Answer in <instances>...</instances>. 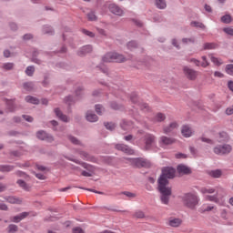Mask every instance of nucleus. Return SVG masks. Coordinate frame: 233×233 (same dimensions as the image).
Instances as JSON below:
<instances>
[{"mask_svg": "<svg viewBox=\"0 0 233 233\" xmlns=\"http://www.w3.org/2000/svg\"><path fill=\"white\" fill-rule=\"evenodd\" d=\"M167 119V116L163 113H157L154 117L155 123H163Z\"/></svg>", "mask_w": 233, "mask_h": 233, "instance_id": "7c9ffc66", "label": "nucleus"}, {"mask_svg": "<svg viewBox=\"0 0 233 233\" xmlns=\"http://www.w3.org/2000/svg\"><path fill=\"white\" fill-rule=\"evenodd\" d=\"M158 191L160 192V200L163 205H168L170 201V196H172V188L163 184L158 186Z\"/></svg>", "mask_w": 233, "mask_h": 233, "instance_id": "39448f33", "label": "nucleus"}, {"mask_svg": "<svg viewBox=\"0 0 233 233\" xmlns=\"http://www.w3.org/2000/svg\"><path fill=\"white\" fill-rule=\"evenodd\" d=\"M199 192H201V194H214V192H216V189L213 187H201L199 189Z\"/></svg>", "mask_w": 233, "mask_h": 233, "instance_id": "58836bf2", "label": "nucleus"}, {"mask_svg": "<svg viewBox=\"0 0 233 233\" xmlns=\"http://www.w3.org/2000/svg\"><path fill=\"white\" fill-rule=\"evenodd\" d=\"M210 210H214V206L210 205V206H202V211L203 212H210Z\"/></svg>", "mask_w": 233, "mask_h": 233, "instance_id": "bf43d9fd", "label": "nucleus"}, {"mask_svg": "<svg viewBox=\"0 0 233 233\" xmlns=\"http://www.w3.org/2000/svg\"><path fill=\"white\" fill-rule=\"evenodd\" d=\"M4 199L12 205H21V203H23V200L12 196L5 197Z\"/></svg>", "mask_w": 233, "mask_h": 233, "instance_id": "aec40b11", "label": "nucleus"}, {"mask_svg": "<svg viewBox=\"0 0 233 233\" xmlns=\"http://www.w3.org/2000/svg\"><path fill=\"white\" fill-rule=\"evenodd\" d=\"M25 101L26 103H31V105H39V100L37 97L32 96H25Z\"/></svg>", "mask_w": 233, "mask_h": 233, "instance_id": "c9c22d12", "label": "nucleus"}, {"mask_svg": "<svg viewBox=\"0 0 233 233\" xmlns=\"http://www.w3.org/2000/svg\"><path fill=\"white\" fill-rule=\"evenodd\" d=\"M82 33L85 35H87L88 37H95L96 36V34H94L92 31H88L86 29H82Z\"/></svg>", "mask_w": 233, "mask_h": 233, "instance_id": "4d7b16f0", "label": "nucleus"}, {"mask_svg": "<svg viewBox=\"0 0 233 233\" xmlns=\"http://www.w3.org/2000/svg\"><path fill=\"white\" fill-rule=\"evenodd\" d=\"M183 71H184L186 77L187 79H189L190 81H194L196 79V77H198V71H196L188 66H185L183 68Z\"/></svg>", "mask_w": 233, "mask_h": 233, "instance_id": "9b49d317", "label": "nucleus"}, {"mask_svg": "<svg viewBox=\"0 0 233 233\" xmlns=\"http://www.w3.org/2000/svg\"><path fill=\"white\" fill-rule=\"evenodd\" d=\"M42 32L43 34H47V35H54V28L50 25H44Z\"/></svg>", "mask_w": 233, "mask_h": 233, "instance_id": "f704fd0d", "label": "nucleus"}, {"mask_svg": "<svg viewBox=\"0 0 233 233\" xmlns=\"http://www.w3.org/2000/svg\"><path fill=\"white\" fill-rule=\"evenodd\" d=\"M73 233H85V232L83 231V228L76 227L73 228Z\"/></svg>", "mask_w": 233, "mask_h": 233, "instance_id": "774afa93", "label": "nucleus"}, {"mask_svg": "<svg viewBox=\"0 0 233 233\" xmlns=\"http://www.w3.org/2000/svg\"><path fill=\"white\" fill-rule=\"evenodd\" d=\"M209 65L210 63H208L207 56H202V62L200 63V66H202V68H207V66H208Z\"/></svg>", "mask_w": 233, "mask_h": 233, "instance_id": "3c124183", "label": "nucleus"}, {"mask_svg": "<svg viewBox=\"0 0 233 233\" xmlns=\"http://www.w3.org/2000/svg\"><path fill=\"white\" fill-rule=\"evenodd\" d=\"M178 174H190V167L186 165L179 164L177 167Z\"/></svg>", "mask_w": 233, "mask_h": 233, "instance_id": "393cba45", "label": "nucleus"}, {"mask_svg": "<svg viewBox=\"0 0 233 233\" xmlns=\"http://www.w3.org/2000/svg\"><path fill=\"white\" fill-rule=\"evenodd\" d=\"M200 141H202V143H207L208 145H214V140L205 137H201Z\"/></svg>", "mask_w": 233, "mask_h": 233, "instance_id": "5fc2aeb1", "label": "nucleus"}, {"mask_svg": "<svg viewBox=\"0 0 233 233\" xmlns=\"http://www.w3.org/2000/svg\"><path fill=\"white\" fill-rule=\"evenodd\" d=\"M181 134L184 137H191L193 131L192 128L188 126H183L181 129Z\"/></svg>", "mask_w": 233, "mask_h": 233, "instance_id": "412c9836", "label": "nucleus"}, {"mask_svg": "<svg viewBox=\"0 0 233 233\" xmlns=\"http://www.w3.org/2000/svg\"><path fill=\"white\" fill-rule=\"evenodd\" d=\"M181 223H183L181 218H169V221H168L169 227H175V228L179 227Z\"/></svg>", "mask_w": 233, "mask_h": 233, "instance_id": "cd10ccee", "label": "nucleus"}, {"mask_svg": "<svg viewBox=\"0 0 233 233\" xmlns=\"http://www.w3.org/2000/svg\"><path fill=\"white\" fill-rule=\"evenodd\" d=\"M213 152L217 156H228L232 152V146L228 144L218 145L213 148Z\"/></svg>", "mask_w": 233, "mask_h": 233, "instance_id": "0eeeda50", "label": "nucleus"}, {"mask_svg": "<svg viewBox=\"0 0 233 233\" xmlns=\"http://www.w3.org/2000/svg\"><path fill=\"white\" fill-rule=\"evenodd\" d=\"M221 22L225 25H228L232 22V17L230 16V15H225L221 17Z\"/></svg>", "mask_w": 233, "mask_h": 233, "instance_id": "a18cd8bd", "label": "nucleus"}, {"mask_svg": "<svg viewBox=\"0 0 233 233\" xmlns=\"http://www.w3.org/2000/svg\"><path fill=\"white\" fill-rule=\"evenodd\" d=\"M134 218H137V219H143V218H145V212L142 210H137L134 214Z\"/></svg>", "mask_w": 233, "mask_h": 233, "instance_id": "09e8293b", "label": "nucleus"}, {"mask_svg": "<svg viewBox=\"0 0 233 233\" xmlns=\"http://www.w3.org/2000/svg\"><path fill=\"white\" fill-rule=\"evenodd\" d=\"M221 174H222V172H221L220 169L211 170V171L209 172V176H210L211 177H215V178H219V177H221Z\"/></svg>", "mask_w": 233, "mask_h": 233, "instance_id": "ea45409f", "label": "nucleus"}, {"mask_svg": "<svg viewBox=\"0 0 233 233\" xmlns=\"http://www.w3.org/2000/svg\"><path fill=\"white\" fill-rule=\"evenodd\" d=\"M31 54L33 63H35L36 65H41V63H43L39 58H37V56H39V51L37 49L33 48Z\"/></svg>", "mask_w": 233, "mask_h": 233, "instance_id": "4be33fe9", "label": "nucleus"}, {"mask_svg": "<svg viewBox=\"0 0 233 233\" xmlns=\"http://www.w3.org/2000/svg\"><path fill=\"white\" fill-rule=\"evenodd\" d=\"M190 25L193 26L194 28H200V30H207V25L201 22L198 21H192L190 23Z\"/></svg>", "mask_w": 233, "mask_h": 233, "instance_id": "c756f323", "label": "nucleus"}, {"mask_svg": "<svg viewBox=\"0 0 233 233\" xmlns=\"http://www.w3.org/2000/svg\"><path fill=\"white\" fill-rule=\"evenodd\" d=\"M75 96H76V98H74V96H66L64 99V102L66 103V105H68V106H72V105L76 104V101H79V99L83 97V86H78L75 90Z\"/></svg>", "mask_w": 233, "mask_h": 233, "instance_id": "423d86ee", "label": "nucleus"}, {"mask_svg": "<svg viewBox=\"0 0 233 233\" xmlns=\"http://www.w3.org/2000/svg\"><path fill=\"white\" fill-rule=\"evenodd\" d=\"M116 150H120L121 152H124V154H127L128 156H134L135 154L134 149L125 144H116Z\"/></svg>", "mask_w": 233, "mask_h": 233, "instance_id": "ddd939ff", "label": "nucleus"}, {"mask_svg": "<svg viewBox=\"0 0 233 233\" xmlns=\"http://www.w3.org/2000/svg\"><path fill=\"white\" fill-rule=\"evenodd\" d=\"M223 32L227 34L228 35H233V28L232 27H225L223 29Z\"/></svg>", "mask_w": 233, "mask_h": 233, "instance_id": "680f3d73", "label": "nucleus"}, {"mask_svg": "<svg viewBox=\"0 0 233 233\" xmlns=\"http://www.w3.org/2000/svg\"><path fill=\"white\" fill-rule=\"evenodd\" d=\"M28 216V212H22L19 215L11 218L13 223H21Z\"/></svg>", "mask_w": 233, "mask_h": 233, "instance_id": "6ab92c4d", "label": "nucleus"}, {"mask_svg": "<svg viewBox=\"0 0 233 233\" xmlns=\"http://www.w3.org/2000/svg\"><path fill=\"white\" fill-rule=\"evenodd\" d=\"M102 61L104 63H124V61H127V58L119 53L109 52L102 57Z\"/></svg>", "mask_w": 233, "mask_h": 233, "instance_id": "20e7f679", "label": "nucleus"}, {"mask_svg": "<svg viewBox=\"0 0 233 233\" xmlns=\"http://www.w3.org/2000/svg\"><path fill=\"white\" fill-rule=\"evenodd\" d=\"M80 156H82L83 159L86 161H92L93 163L96 162V157H91L88 153L86 151H79Z\"/></svg>", "mask_w": 233, "mask_h": 233, "instance_id": "bb28decb", "label": "nucleus"}, {"mask_svg": "<svg viewBox=\"0 0 233 233\" xmlns=\"http://www.w3.org/2000/svg\"><path fill=\"white\" fill-rule=\"evenodd\" d=\"M2 68L4 70H12L14 68V63H10V62L5 63L3 64Z\"/></svg>", "mask_w": 233, "mask_h": 233, "instance_id": "8fccbe9b", "label": "nucleus"}, {"mask_svg": "<svg viewBox=\"0 0 233 233\" xmlns=\"http://www.w3.org/2000/svg\"><path fill=\"white\" fill-rule=\"evenodd\" d=\"M228 139V134L225 131H221L218 134V136H216V141H218V143H227Z\"/></svg>", "mask_w": 233, "mask_h": 233, "instance_id": "f3484780", "label": "nucleus"}, {"mask_svg": "<svg viewBox=\"0 0 233 233\" xmlns=\"http://www.w3.org/2000/svg\"><path fill=\"white\" fill-rule=\"evenodd\" d=\"M93 48L92 46L87 45V46H82L78 51H77V56H79L80 57L85 56L86 54H90V52H92Z\"/></svg>", "mask_w": 233, "mask_h": 233, "instance_id": "a211bd4d", "label": "nucleus"}, {"mask_svg": "<svg viewBox=\"0 0 233 233\" xmlns=\"http://www.w3.org/2000/svg\"><path fill=\"white\" fill-rule=\"evenodd\" d=\"M121 194H123L124 196H127V198H136V194L130 191H124Z\"/></svg>", "mask_w": 233, "mask_h": 233, "instance_id": "052dcab7", "label": "nucleus"}, {"mask_svg": "<svg viewBox=\"0 0 233 233\" xmlns=\"http://www.w3.org/2000/svg\"><path fill=\"white\" fill-rule=\"evenodd\" d=\"M120 127L122 130H130L131 128H134V123L130 120H123Z\"/></svg>", "mask_w": 233, "mask_h": 233, "instance_id": "b1692460", "label": "nucleus"}, {"mask_svg": "<svg viewBox=\"0 0 233 233\" xmlns=\"http://www.w3.org/2000/svg\"><path fill=\"white\" fill-rule=\"evenodd\" d=\"M177 128H179V124H177V122H172L167 127H165L163 128V132L168 135V134H172L174 130H177Z\"/></svg>", "mask_w": 233, "mask_h": 233, "instance_id": "2eb2a0df", "label": "nucleus"}, {"mask_svg": "<svg viewBox=\"0 0 233 233\" xmlns=\"http://www.w3.org/2000/svg\"><path fill=\"white\" fill-rule=\"evenodd\" d=\"M137 145L141 150L148 152L156 147V136L146 133L144 137L137 141Z\"/></svg>", "mask_w": 233, "mask_h": 233, "instance_id": "f257e3e1", "label": "nucleus"}, {"mask_svg": "<svg viewBox=\"0 0 233 233\" xmlns=\"http://www.w3.org/2000/svg\"><path fill=\"white\" fill-rule=\"evenodd\" d=\"M66 157V159H68V161H73V163H76V165H81V167H83V168H88V167H89L88 164L82 162L79 159H76V158H73L70 157Z\"/></svg>", "mask_w": 233, "mask_h": 233, "instance_id": "a878e982", "label": "nucleus"}, {"mask_svg": "<svg viewBox=\"0 0 233 233\" xmlns=\"http://www.w3.org/2000/svg\"><path fill=\"white\" fill-rule=\"evenodd\" d=\"M22 117H23V119L27 121V123H33L34 122V117H32L28 115H23Z\"/></svg>", "mask_w": 233, "mask_h": 233, "instance_id": "e2e57ef3", "label": "nucleus"}, {"mask_svg": "<svg viewBox=\"0 0 233 233\" xmlns=\"http://www.w3.org/2000/svg\"><path fill=\"white\" fill-rule=\"evenodd\" d=\"M226 114H227V116H232V114H233V106H229L226 109Z\"/></svg>", "mask_w": 233, "mask_h": 233, "instance_id": "69168bd1", "label": "nucleus"}, {"mask_svg": "<svg viewBox=\"0 0 233 233\" xmlns=\"http://www.w3.org/2000/svg\"><path fill=\"white\" fill-rule=\"evenodd\" d=\"M15 167L11 165H0V172H12Z\"/></svg>", "mask_w": 233, "mask_h": 233, "instance_id": "e433bc0d", "label": "nucleus"}, {"mask_svg": "<svg viewBox=\"0 0 233 233\" xmlns=\"http://www.w3.org/2000/svg\"><path fill=\"white\" fill-rule=\"evenodd\" d=\"M17 230H19V227H17V225L10 224L7 227V232L8 233H15V232H17Z\"/></svg>", "mask_w": 233, "mask_h": 233, "instance_id": "c03bdc74", "label": "nucleus"}, {"mask_svg": "<svg viewBox=\"0 0 233 233\" xmlns=\"http://www.w3.org/2000/svg\"><path fill=\"white\" fill-rule=\"evenodd\" d=\"M108 10L111 12V14H114V15H118L119 17L123 16L125 14L121 7L116 4H110L108 5Z\"/></svg>", "mask_w": 233, "mask_h": 233, "instance_id": "f8f14e48", "label": "nucleus"}, {"mask_svg": "<svg viewBox=\"0 0 233 233\" xmlns=\"http://www.w3.org/2000/svg\"><path fill=\"white\" fill-rule=\"evenodd\" d=\"M54 112H55L56 117H58V119H60V121H63L64 123H68V121H70V119L68 118V116L63 114V111H61V109H59V107L55 108Z\"/></svg>", "mask_w": 233, "mask_h": 233, "instance_id": "dca6fc26", "label": "nucleus"}, {"mask_svg": "<svg viewBox=\"0 0 233 233\" xmlns=\"http://www.w3.org/2000/svg\"><path fill=\"white\" fill-rule=\"evenodd\" d=\"M129 163H131L132 167H137V168H142L150 167V162L145 158L137 157V158H127Z\"/></svg>", "mask_w": 233, "mask_h": 233, "instance_id": "6e6552de", "label": "nucleus"}, {"mask_svg": "<svg viewBox=\"0 0 233 233\" xmlns=\"http://www.w3.org/2000/svg\"><path fill=\"white\" fill-rule=\"evenodd\" d=\"M174 177H176V169L174 167H166L162 168V174L157 180L158 186L164 185V187H167L168 179H174Z\"/></svg>", "mask_w": 233, "mask_h": 233, "instance_id": "f03ea898", "label": "nucleus"}, {"mask_svg": "<svg viewBox=\"0 0 233 233\" xmlns=\"http://www.w3.org/2000/svg\"><path fill=\"white\" fill-rule=\"evenodd\" d=\"M6 108L9 112H15V103L14 100L6 101Z\"/></svg>", "mask_w": 233, "mask_h": 233, "instance_id": "473e14b6", "label": "nucleus"}, {"mask_svg": "<svg viewBox=\"0 0 233 233\" xmlns=\"http://www.w3.org/2000/svg\"><path fill=\"white\" fill-rule=\"evenodd\" d=\"M68 139H69V141H71V143H73V145H81V142L79 140H77V138H76L73 136H69Z\"/></svg>", "mask_w": 233, "mask_h": 233, "instance_id": "6e6d98bb", "label": "nucleus"}, {"mask_svg": "<svg viewBox=\"0 0 233 233\" xmlns=\"http://www.w3.org/2000/svg\"><path fill=\"white\" fill-rule=\"evenodd\" d=\"M95 110H96V114H98V116H101V114H103V106L96 105Z\"/></svg>", "mask_w": 233, "mask_h": 233, "instance_id": "13d9d810", "label": "nucleus"}, {"mask_svg": "<svg viewBox=\"0 0 233 233\" xmlns=\"http://www.w3.org/2000/svg\"><path fill=\"white\" fill-rule=\"evenodd\" d=\"M23 87L26 92H32V90H34V82H25Z\"/></svg>", "mask_w": 233, "mask_h": 233, "instance_id": "4c0bfd02", "label": "nucleus"}, {"mask_svg": "<svg viewBox=\"0 0 233 233\" xmlns=\"http://www.w3.org/2000/svg\"><path fill=\"white\" fill-rule=\"evenodd\" d=\"M127 48H128V50H136V48H137V42H136V41L128 42Z\"/></svg>", "mask_w": 233, "mask_h": 233, "instance_id": "de8ad7c7", "label": "nucleus"}, {"mask_svg": "<svg viewBox=\"0 0 233 233\" xmlns=\"http://www.w3.org/2000/svg\"><path fill=\"white\" fill-rule=\"evenodd\" d=\"M155 5L158 10H165V8H167L166 0H155Z\"/></svg>", "mask_w": 233, "mask_h": 233, "instance_id": "c85d7f7f", "label": "nucleus"}, {"mask_svg": "<svg viewBox=\"0 0 233 233\" xmlns=\"http://www.w3.org/2000/svg\"><path fill=\"white\" fill-rule=\"evenodd\" d=\"M37 139H40V141H47V143H52L54 141V137L45 130H40L36 133Z\"/></svg>", "mask_w": 233, "mask_h": 233, "instance_id": "9d476101", "label": "nucleus"}, {"mask_svg": "<svg viewBox=\"0 0 233 233\" xmlns=\"http://www.w3.org/2000/svg\"><path fill=\"white\" fill-rule=\"evenodd\" d=\"M182 199L185 207L191 208V210H194L196 206L199 203V198L194 193H186Z\"/></svg>", "mask_w": 233, "mask_h": 233, "instance_id": "7ed1b4c3", "label": "nucleus"}, {"mask_svg": "<svg viewBox=\"0 0 233 233\" xmlns=\"http://www.w3.org/2000/svg\"><path fill=\"white\" fill-rule=\"evenodd\" d=\"M16 183L20 187V188H23V190H25L26 192L30 190V187L26 184V182H25V180L19 179Z\"/></svg>", "mask_w": 233, "mask_h": 233, "instance_id": "72a5a7b5", "label": "nucleus"}, {"mask_svg": "<svg viewBox=\"0 0 233 233\" xmlns=\"http://www.w3.org/2000/svg\"><path fill=\"white\" fill-rule=\"evenodd\" d=\"M86 119L89 121V123H96L99 118L97 115L92 111H88L86 116Z\"/></svg>", "mask_w": 233, "mask_h": 233, "instance_id": "5701e85b", "label": "nucleus"}, {"mask_svg": "<svg viewBox=\"0 0 233 233\" xmlns=\"http://www.w3.org/2000/svg\"><path fill=\"white\" fill-rule=\"evenodd\" d=\"M211 61H212V63H214V65H217L218 66H219V65H221V62H219V59L217 58L216 56H211Z\"/></svg>", "mask_w": 233, "mask_h": 233, "instance_id": "0e129e2a", "label": "nucleus"}, {"mask_svg": "<svg viewBox=\"0 0 233 233\" xmlns=\"http://www.w3.org/2000/svg\"><path fill=\"white\" fill-rule=\"evenodd\" d=\"M9 26L11 28V30H13V32H15V30H17V24L12 22L9 24Z\"/></svg>", "mask_w": 233, "mask_h": 233, "instance_id": "338daca9", "label": "nucleus"}, {"mask_svg": "<svg viewBox=\"0 0 233 233\" xmlns=\"http://www.w3.org/2000/svg\"><path fill=\"white\" fill-rule=\"evenodd\" d=\"M160 147H167V145H174L176 139L168 137L162 136L158 141Z\"/></svg>", "mask_w": 233, "mask_h": 233, "instance_id": "4468645a", "label": "nucleus"}, {"mask_svg": "<svg viewBox=\"0 0 233 233\" xmlns=\"http://www.w3.org/2000/svg\"><path fill=\"white\" fill-rule=\"evenodd\" d=\"M205 200L206 201H211L212 203H218L219 202V198H218V194H215L213 196L206 195L205 196Z\"/></svg>", "mask_w": 233, "mask_h": 233, "instance_id": "2f4dec72", "label": "nucleus"}, {"mask_svg": "<svg viewBox=\"0 0 233 233\" xmlns=\"http://www.w3.org/2000/svg\"><path fill=\"white\" fill-rule=\"evenodd\" d=\"M34 72H35V67L34 66H29L25 69V74L28 77H32V76H34Z\"/></svg>", "mask_w": 233, "mask_h": 233, "instance_id": "79ce46f5", "label": "nucleus"}, {"mask_svg": "<svg viewBox=\"0 0 233 233\" xmlns=\"http://www.w3.org/2000/svg\"><path fill=\"white\" fill-rule=\"evenodd\" d=\"M226 72L228 76H233V64H228L226 66Z\"/></svg>", "mask_w": 233, "mask_h": 233, "instance_id": "864d4df0", "label": "nucleus"}, {"mask_svg": "<svg viewBox=\"0 0 233 233\" xmlns=\"http://www.w3.org/2000/svg\"><path fill=\"white\" fill-rule=\"evenodd\" d=\"M130 100L132 101V103H134V105H137V106L143 112H148L150 110V106H148V104L137 102V93L131 94Z\"/></svg>", "mask_w": 233, "mask_h": 233, "instance_id": "1a4fd4ad", "label": "nucleus"}, {"mask_svg": "<svg viewBox=\"0 0 233 233\" xmlns=\"http://www.w3.org/2000/svg\"><path fill=\"white\" fill-rule=\"evenodd\" d=\"M105 127L106 128V130H110L112 132V130L116 129V124L110 122V123H105Z\"/></svg>", "mask_w": 233, "mask_h": 233, "instance_id": "603ef678", "label": "nucleus"}, {"mask_svg": "<svg viewBox=\"0 0 233 233\" xmlns=\"http://www.w3.org/2000/svg\"><path fill=\"white\" fill-rule=\"evenodd\" d=\"M215 48H218V44H215V43L204 44V50H214Z\"/></svg>", "mask_w": 233, "mask_h": 233, "instance_id": "37998d69", "label": "nucleus"}, {"mask_svg": "<svg viewBox=\"0 0 233 233\" xmlns=\"http://www.w3.org/2000/svg\"><path fill=\"white\" fill-rule=\"evenodd\" d=\"M88 21H97V16L96 15V12L91 11L87 14Z\"/></svg>", "mask_w": 233, "mask_h": 233, "instance_id": "49530a36", "label": "nucleus"}, {"mask_svg": "<svg viewBox=\"0 0 233 233\" xmlns=\"http://www.w3.org/2000/svg\"><path fill=\"white\" fill-rule=\"evenodd\" d=\"M196 43V37L191 36L189 38H182L183 45H194Z\"/></svg>", "mask_w": 233, "mask_h": 233, "instance_id": "a19ab883", "label": "nucleus"}]
</instances>
